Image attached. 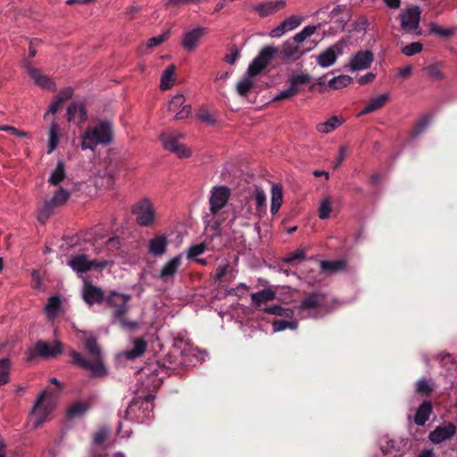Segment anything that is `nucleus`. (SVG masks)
Segmentation results:
<instances>
[{
    "label": "nucleus",
    "mask_w": 457,
    "mask_h": 457,
    "mask_svg": "<svg viewBox=\"0 0 457 457\" xmlns=\"http://www.w3.org/2000/svg\"><path fill=\"white\" fill-rule=\"evenodd\" d=\"M84 345L87 350L89 359L84 357L80 353L71 350L70 355L72 358L71 363L90 371L93 378H103L107 375V370L104 364L102 352L95 337H87Z\"/></svg>",
    "instance_id": "nucleus-1"
},
{
    "label": "nucleus",
    "mask_w": 457,
    "mask_h": 457,
    "mask_svg": "<svg viewBox=\"0 0 457 457\" xmlns=\"http://www.w3.org/2000/svg\"><path fill=\"white\" fill-rule=\"evenodd\" d=\"M131 300L130 295L120 294L112 291L105 298V303L112 309V322H118L120 326L127 330L134 331L138 328L139 324L137 321L129 320L126 314L129 311L128 303Z\"/></svg>",
    "instance_id": "nucleus-2"
},
{
    "label": "nucleus",
    "mask_w": 457,
    "mask_h": 457,
    "mask_svg": "<svg viewBox=\"0 0 457 457\" xmlns=\"http://www.w3.org/2000/svg\"><path fill=\"white\" fill-rule=\"evenodd\" d=\"M113 126L108 120H101L94 127L87 129L82 137L81 148L95 150L96 145H107L112 141Z\"/></svg>",
    "instance_id": "nucleus-3"
},
{
    "label": "nucleus",
    "mask_w": 457,
    "mask_h": 457,
    "mask_svg": "<svg viewBox=\"0 0 457 457\" xmlns=\"http://www.w3.org/2000/svg\"><path fill=\"white\" fill-rule=\"evenodd\" d=\"M58 394L57 389L47 388L38 395L31 411L36 417L35 428L41 426L46 421V417L54 410L55 399Z\"/></svg>",
    "instance_id": "nucleus-4"
},
{
    "label": "nucleus",
    "mask_w": 457,
    "mask_h": 457,
    "mask_svg": "<svg viewBox=\"0 0 457 457\" xmlns=\"http://www.w3.org/2000/svg\"><path fill=\"white\" fill-rule=\"evenodd\" d=\"M131 212L136 216V221L139 226L150 228L154 225L156 212L148 198H143L133 204Z\"/></svg>",
    "instance_id": "nucleus-5"
},
{
    "label": "nucleus",
    "mask_w": 457,
    "mask_h": 457,
    "mask_svg": "<svg viewBox=\"0 0 457 457\" xmlns=\"http://www.w3.org/2000/svg\"><path fill=\"white\" fill-rule=\"evenodd\" d=\"M62 352V344L60 341H54L53 344L43 340H38L34 348L29 349L26 354V361L31 362L36 357L44 359L55 358Z\"/></svg>",
    "instance_id": "nucleus-6"
},
{
    "label": "nucleus",
    "mask_w": 457,
    "mask_h": 457,
    "mask_svg": "<svg viewBox=\"0 0 457 457\" xmlns=\"http://www.w3.org/2000/svg\"><path fill=\"white\" fill-rule=\"evenodd\" d=\"M278 53V47L265 46L261 49L258 55L249 64L246 74L249 77L259 75Z\"/></svg>",
    "instance_id": "nucleus-7"
},
{
    "label": "nucleus",
    "mask_w": 457,
    "mask_h": 457,
    "mask_svg": "<svg viewBox=\"0 0 457 457\" xmlns=\"http://www.w3.org/2000/svg\"><path fill=\"white\" fill-rule=\"evenodd\" d=\"M301 44L302 42L295 40L294 36L282 44L281 47L278 48V55L287 63L293 62L300 59L308 51V49H302Z\"/></svg>",
    "instance_id": "nucleus-8"
},
{
    "label": "nucleus",
    "mask_w": 457,
    "mask_h": 457,
    "mask_svg": "<svg viewBox=\"0 0 457 457\" xmlns=\"http://www.w3.org/2000/svg\"><path fill=\"white\" fill-rule=\"evenodd\" d=\"M346 46L345 39L342 38L322 51L317 57V63L323 68L333 65L338 56L343 54L345 46Z\"/></svg>",
    "instance_id": "nucleus-9"
},
{
    "label": "nucleus",
    "mask_w": 457,
    "mask_h": 457,
    "mask_svg": "<svg viewBox=\"0 0 457 457\" xmlns=\"http://www.w3.org/2000/svg\"><path fill=\"white\" fill-rule=\"evenodd\" d=\"M178 137H184L183 134H179L178 137L171 134H162L161 135V140L162 142L163 147L174 153L179 158L189 157L191 155V151L187 149L184 145L179 144L178 142Z\"/></svg>",
    "instance_id": "nucleus-10"
},
{
    "label": "nucleus",
    "mask_w": 457,
    "mask_h": 457,
    "mask_svg": "<svg viewBox=\"0 0 457 457\" xmlns=\"http://www.w3.org/2000/svg\"><path fill=\"white\" fill-rule=\"evenodd\" d=\"M420 9L419 6H411L399 15L401 27L406 32L416 30L420 26Z\"/></svg>",
    "instance_id": "nucleus-11"
},
{
    "label": "nucleus",
    "mask_w": 457,
    "mask_h": 457,
    "mask_svg": "<svg viewBox=\"0 0 457 457\" xmlns=\"http://www.w3.org/2000/svg\"><path fill=\"white\" fill-rule=\"evenodd\" d=\"M230 196V190L226 187H214L209 199L210 212L216 214L225 206Z\"/></svg>",
    "instance_id": "nucleus-12"
},
{
    "label": "nucleus",
    "mask_w": 457,
    "mask_h": 457,
    "mask_svg": "<svg viewBox=\"0 0 457 457\" xmlns=\"http://www.w3.org/2000/svg\"><path fill=\"white\" fill-rule=\"evenodd\" d=\"M154 395L148 394L145 395L144 397H138L133 399L128 408L125 411L124 418L126 420H132L131 412L134 411L135 407H138L139 409H142L144 411V416L145 418L149 417L150 412L154 410Z\"/></svg>",
    "instance_id": "nucleus-13"
},
{
    "label": "nucleus",
    "mask_w": 457,
    "mask_h": 457,
    "mask_svg": "<svg viewBox=\"0 0 457 457\" xmlns=\"http://www.w3.org/2000/svg\"><path fill=\"white\" fill-rule=\"evenodd\" d=\"M68 265L78 273H85L93 268H104L106 262H97L96 261H89L85 254L73 256L69 262Z\"/></svg>",
    "instance_id": "nucleus-14"
},
{
    "label": "nucleus",
    "mask_w": 457,
    "mask_h": 457,
    "mask_svg": "<svg viewBox=\"0 0 457 457\" xmlns=\"http://www.w3.org/2000/svg\"><path fill=\"white\" fill-rule=\"evenodd\" d=\"M374 61V54L370 50H361L350 59L348 67L351 71L369 69Z\"/></svg>",
    "instance_id": "nucleus-15"
},
{
    "label": "nucleus",
    "mask_w": 457,
    "mask_h": 457,
    "mask_svg": "<svg viewBox=\"0 0 457 457\" xmlns=\"http://www.w3.org/2000/svg\"><path fill=\"white\" fill-rule=\"evenodd\" d=\"M181 264L182 257L180 255L170 259L163 264L156 278L162 282L172 281Z\"/></svg>",
    "instance_id": "nucleus-16"
},
{
    "label": "nucleus",
    "mask_w": 457,
    "mask_h": 457,
    "mask_svg": "<svg viewBox=\"0 0 457 457\" xmlns=\"http://www.w3.org/2000/svg\"><path fill=\"white\" fill-rule=\"evenodd\" d=\"M456 430V426L452 422H448L444 425L437 426L429 433L428 438L433 444H440L452 438L455 435Z\"/></svg>",
    "instance_id": "nucleus-17"
},
{
    "label": "nucleus",
    "mask_w": 457,
    "mask_h": 457,
    "mask_svg": "<svg viewBox=\"0 0 457 457\" xmlns=\"http://www.w3.org/2000/svg\"><path fill=\"white\" fill-rule=\"evenodd\" d=\"M206 32L207 29L204 27H197L186 32L181 41L182 46L187 51H193Z\"/></svg>",
    "instance_id": "nucleus-18"
},
{
    "label": "nucleus",
    "mask_w": 457,
    "mask_h": 457,
    "mask_svg": "<svg viewBox=\"0 0 457 457\" xmlns=\"http://www.w3.org/2000/svg\"><path fill=\"white\" fill-rule=\"evenodd\" d=\"M105 298L106 296L100 287L94 286L89 282H85L83 288V299L88 305L102 303L105 301Z\"/></svg>",
    "instance_id": "nucleus-19"
},
{
    "label": "nucleus",
    "mask_w": 457,
    "mask_h": 457,
    "mask_svg": "<svg viewBox=\"0 0 457 457\" xmlns=\"http://www.w3.org/2000/svg\"><path fill=\"white\" fill-rule=\"evenodd\" d=\"M168 245L166 235H156L148 241V253L154 257H161L167 253Z\"/></svg>",
    "instance_id": "nucleus-20"
},
{
    "label": "nucleus",
    "mask_w": 457,
    "mask_h": 457,
    "mask_svg": "<svg viewBox=\"0 0 457 457\" xmlns=\"http://www.w3.org/2000/svg\"><path fill=\"white\" fill-rule=\"evenodd\" d=\"M326 303V295L320 292L308 294L302 301L300 307L303 310L320 308Z\"/></svg>",
    "instance_id": "nucleus-21"
},
{
    "label": "nucleus",
    "mask_w": 457,
    "mask_h": 457,
    "mask_svg": "<svg viewBox=\"0 0 457 457\" xmlns=\"http://www.w3.org/2000/svg\"><path fill=\"white\" fill-rule=\"evenodd\" d=\"M302 22V19L298 16H290L284 20L280 25L276 27L270 31V36L272 37H279L283 34H285L287 31H290L295 28H297Z\"/></svg>",
    "instance_id": "nucleus-22"
},
{
    "label": "nucleus",
    "mask_w": 457,
    "mask_h": 457,
    "mask_svg": "<svg viewBox=\"0 0 457 457\" xmlns=\"http://www.w3.org/2000/svg\"><path fill=\"white\" fill-rule=\"evenodd\" d=\"M26 70L30 79H33L37 86L49 90H55L54 82L46 75L41 74L39 70L29 65L26 67Z\"/></svg>",
    "instance_id": "nucleus-23"
},
{
    "label": "nucleus",
    "mask_w": 457,
    "mask_h": 457,
    "mask_svg": "<svg viewBox=\"0 0 457 457\" xmlns=\"http://www.w3.org/2000/svg\"><path fill=\"white\" fill-rule=\"evenodd\" d=\"M433 411V405L430 401L425 400L418 407L414 415L413 421L417 426H424L429 420L430 415Z\"/></svg>",
    "instance_id": "nucleus-24"
},
{
    "label": "nucleus",
    "mask_w": 457,
    "mask_h": 457,
    "mask_svg": "<svg viewBox=\"0 0 457 457\" xmlns=\"http://www.w3.org/2000/svg\"><path fill=\"white\" fill-rule=\"evenodd\" d=\"M275 298L276 292L271 288H264L251 295L252 304L256 309H260L262 304L273 301Z\"/></svg>",
    "instance_id": "nucleus-25"
},
{
    "label": "nucleus",
    "mask_w": 457,
    "mask_h": 457,
    "mask_svg": "<svg viewBox=\"0 0 457 457\" xmlns=\"http://www.w3.org/2000/svg\"><path fill=\"white\" fill-rule=\"evenodd\" d=\"M285 6L286 2L284 0H278L276 2H265L259 4L253 7V10L258 12L260 17H266Z\"/></svg>",
    "instance_id": "nucleus-26"
},
{
    "label": "nucleus",
    "mask_w": 457,
    "mask_h": 457,
    "mask_svg": "<svg viewBox=\"0 0 457 457\" xmlns=\"http://www.w3.org/2000/svg\"><path fill=\"white\" fill-rule=\"evenodd\" d=\"M77 116L79 117L78 122L79 124L85 122L87 119L86 107L81 102H73L67 109V117L69 121L74 120Z\"/></svg>",
    "instance_id": "nucleus-27"
},
{
    "label": "nucleus",
    "mask_w": 457,
    "mask_h": 457,
    "mask_svg": "<svg viewBox=\"0 0 457 457\" xmlns=\"http://www.w3.org/2000/svg\"><path fill=\"white\" fill-rule=\"evenodd\" d=\"M388 94H382L375 98H372L367 106L359 112V116L366 115L381 109L388 101Z\"/></svg>",
    "instance_id": "nucleus-28"
},
{
    "label": "nucleus",
    "mask_w": 457,
    "mask_h": 457,
    "mask_svg": "<svg viewBox=\"0 0 457 457\" xmlns=\"http://www.w3.org/2000/svg\"><path fill=\"white\" fill-rule=\"evenodd\" d=\"M283 203V187L281 184H274L271 187L270 212L275 215Z\"/></svg>",
    "instance_id": "nucleus-29"
},
{
    "label": "nucleus",
    "mask_w": 457,
    "mask_h": 457,
    "mask_svg": "<svg viewBox=\"0 0 457 457\" xmlns=\"http://www.w3.org/2000/svg\"><path fill=\"white\" fill-rule=\"evenodd\" d=\"M320 267L323 272L335 273L345 269L347 262L345 260L320 261Z\"/></svg>",
    "instance_id": "nucleus-30"
},
{
    "label": "nucleus",
    "mask_w": 457,
    "mask_h": 457,
    "mask_svg": "<svg viewBox=\"0 0 457 457\" xmlns=\"http://www.w3.org/2000/svg\"><path fill=\"white\" fill-rule=\"evenodd\" d=\"M61 298L59 295H53L47 299L45 306V313L48 319H54L61 310Z\"/></svg>",
    "instance_id": "nucleus-31"
},
{
    "label": "nucleus",
    "mask_w": 457,
    "mask_h": 457,
    "mask_svg": "<svg viewBox=\"0 0 457 457\" xmlns=\"http://www.w3.org/2000/svg\"><path fill=\"white\" fill-rule=\"evenodd\" d=\"M146 346V342L142 337H137L133 341V347L125 355L129 360L138 358L145 352Z\"/></svg>",
    "instance_id": "nucleus-32"
},
{
    "label": "nucleus",
    "mask_w": 457,
    "mask_h": 457,
    "mask_svg": "<svg viewBox=\"0 0 457 457\" xmlns=\"http://www.w3.org/2000/svg\"><path fill=\"white\" fill-rule=\"evenodd\" d=\"M66 177V170L64 162L61 160L58 161L55 169L53 170L48 179L51 185L58 186Z\"/></svg>",
    "instance_id": "nucleus-33"
},
{
    "label": "nucleus",
    "mask_w": 457,
    "mask_h": 457,
    "mask_svg": "<svg viewBox=\"0 0 457 457\" xmlns=\"http://www.w3.org/2000/svg\"><path fill=\"white\" fill-rule=\"evenodd\" d=\"M233 270L231 269L229 263H226L223 265H219L216 269L215 280L222 282V281H232L235 276H232Z\"/></svg>",
    "instance_id": "nucleus-34"
},
{
    "label": "nucleus",
    "mask_w": 457,
    "mask_h": 457,
    "mask_svg": "<svg viewBox=\"0 0 457 457\" xmlns=\"http://www.w3.org/2000/svg\"><path fill=\"white\" fill-rule=\"evenodd\" d=\"M176 67L175 65L168 66L162 72L161 78L160 87L162 90H168L173 85V75L175 72Z\"/></svg>",
    "instance_id": "nucleus-35"
},
{
    "label": "nucleus",
    "mask_w": 457,
    "mask_h": 457,
    "mask_svg": "<svg viewBox=\"0 0 457 457\" xmlns=\"http://www.w3.org/2000/svg\"><path fill=\"white\" fill-rule=\"evenodd\" d=\"M57 206L52 202V200H46L42 207L38 211L37 220L41 223H45L49 217L54 213V208Z\"/></svg>",
    "instance_id": "nucleus-36"
},
{
    "label": "nucleus",
    "mask_w": 457,
    "mask_h": 457,
    "mask_svg": "<svg viewBox=\"0 0 457 457\" xmlns=\"http://www.w3.org/2000/svg\"><path fill=\"white\" fill-rule=\"evenodd\" d=\"M342 120L337 116H332L327 121L319 123L317 125V130L321 133H329L339 127Z\"/></svg>",
    "instance_id": "nucleus-37"
},
{
    "label": "nucleus",
    "mask_w": 457,
    "mask_h": 457,
    "mask_svg": "<svg viewBox=\"0 0 457 457\" xmlns=\"http://www.w3.org/2000/svg\"><path fill=\"white\" fill-rule=\"evenodd\" d=\"M59 127L56 122H52L49 129V138L47 144V154L53 153L59 142L58 137Z\"/></svg>",
    "instance_id": "nucleus-38"
},
{
    "label": "nucleus",
    "mask_w": 457,
    "mask_h": 457,
    "mask_svg": "<svg viewBox=\"0 0 457 457\" xmlns=\"http://www.w3.org/2000/svg\"><path fill=\"white\" fill-rule=\"evenodd\" d=\"M253 77H249L246 74V77H245L242 80H240L237 84V92L240 96L246 97L249 94V92L252 90V88L254 87V83L252 80Z\"/></svg>",
    "instance_id": "nucleus-39"
},
{
    "label": "nucleus",
    "mask_w": 457,
    "mask_h": 457,
    "mask_svg": "<svg viewBox=\"0 0 457 457\" xmlns=\"http://www.w3.org/2000/svg\"><path fill=\"white\" fill-rule=\"evenodd\" d=\"M252 199L254 201L256 212L261 215L266 210V195L263 190L256 188Z\"/></svg>",
    "instance_id": "nucleus-40"
},
{
    "label": "nucleus",
    "mask_w": 457,
    "mask_h": 457,
    "mask_svg": "<svg viewBox=\"0 0 457 457\" xmlns=\"http://www.w3.org/2000/svg\"><path fill=\"white\" fill-rule=\"evenodd\" d=\"M353 82V78L348 75H339L331 79L328 85L332 89L343 88Z\"/></svg>",
    "instance_id": "nucleus-41"
},
{
    "label": "nucleus",
    "mask_w": 457,
    "mask_h": 457,
    "mask_svg": "<svg viewBox=\"0 0 457 457\" xmlns=\"http://www.w3.org/2000/svg\"><path fill=\"white\" fill-rule=\"evenodd\" d=\"M265 313L277 315L285 318H290L293 315V311L289 308H284L281 305L274 304L266 307L262 310Z\"/></svg>",
    "instance_id": "nucleus-42"
},
{
    "label": "nucleus",
    "mask_w": 457,
    "mask_h": 457,
    "mask_svg": "<svg viewBox=\"0 0 457 457\" xmlns=\"http://www.w3.org/2000/svg\"><path fill=\"white\" fill-rule=\"evenodd\" d=\"M429 121H430V117L429 115H424L422 116L417 122L416 124L414 125L411 132V136L412 137H416L417 136H419L420 133H422L426 128L428 126L429 124Z\"/></svg>",
    "instance_id": "nucleus-43"
},
{
    "label": "nucleus",
    "mask_w": 457,
    "mask_h": 457,
    "mask_svg": "<svg viewBox=\"0 0 457 457\" xmlns=\"http://www.w3.org/2000/svg\"><path fill=\"white\" fill-rule=\"evenodd\" d=\"M71 193L62 188L60 187L54 195V196L51 198L52 202L55 204V205L61 206L63 205L70 198Z\"/></svg>",
    "instance_id": "nucleus-44"
},
{
    "label": "nucleus",
    "mask_w": 457,
    "mask_h": 457,
    "mask_svg": "<svg viewBox=\"0 0 457 457\" xmlns=\"http://www.w3.org/2000/svg\"><path fill=\"white\" fill-rule=\"evenodd\" d=\"M434 391V387L428 383V381L422 378L416 382V392L421 395L428 396Z\"/></svg>",
    "instance_id": "nucleus-45"
},
{
    "label": "nucleus",
    "mask_w": 457,
    "mask_h": 457,
    "mask_svg": "<svg viewBox=\"0 0 457 457\" xmlns=\"http://www.w3.org/2000/svg\"><path fill=\"white\" fill-rule=\"evenodd\" d=\"M88 410V405L87 403H82L80 402H77L74 404H72L68 409V416L71 419H73L75 417L80 416L84 413H86Z\"/></svg>",
    "instance_id": "nucleus-46"
},
{
    "label": "nucleus",
    "mask_w": 457,
    "mask_h": 457,
    "mask_svg": "<svg viewBox=\"0 0 457 457\" xmlns=\"http://www.w3.org/2000/svg\"><path fill=\"white\" fill-rule=\"evenodd\" d=\"M311 79V76L307 73L296 74L289 79V84L295 88H299L300 86L309 83Z\"/></svg>",
    "instance_id": "nucleus-47"
},
{
    "label": "nucleus",
    "mask_w": 457,
    "mask_h": 457,
    "mask_svg": "<svg viewBox=\"0 0 457 457\" xmlns=\"http://www.w3.org/2000/svg\"><path fill=\"white\" fill-rule=\"evenodd\" d=\"M427 75L435 80H442L445 79V74L441 71L439 64H430L428 65L425 69Z\"/></svg>",
    "instance_id": "nucleus-48"
},
{
    "label": "nucleus",
    "mask_w": 457,
    "mask_h": 457,
    "mask_svg": "<svg viewBox=\"0 0 457 457\" xmlns=\"http://www.w3.org/2000/svg\"><path fill=\"white\" fill-rule=\"evenodd\" d=\"M11 361L9 359L0 360V382L8 383Z\"/></svg>",
    "instance_id": "nucleus-49"
},
{
    "label": "nucleus",
    "mask_w": 457,
    "mask_h": 457,
    "mask_svg": "<svg viewBox=\"0 0 457 457\" xmlns=\"http://www.w3.org/2000/svg\"><path fill=\"white\" fill-rule=\"evenodd\" d=\"M300 91V88H295L289 85L288 88L279 92L273 97V101H281L285 99H289L295 96H296Z\"/></svg>",
    "instance_id": "nucleus-50"
},
{
    "label": "nucleus",
    "mask_w": 457,
    "mask_h": 457,
    "mask_svg": "<svg viewBox=\"0 0 457 457\" xmlns=\"http://www.w3.org/2000/svg\"><path fill=\"white\" fill-rule=\"evenodd\" d=\"M185 97L183 95H176L168 104V111L170 112H177L180 107L184 105Z\"/></svg>",
    "instance_id": "nucleus-51"
},
{
    "label": "nucleus",
    "mask_w": 457,
    "mask_h": 457,
    "mask_svg": "<svg viewBox=\"0 0 457 457\" xmlns=\"http://www.w3.org/2000/svg\"><path fill=\"white\" fill-rule=\"evenodd\" d=\"M423 45L420 42H413L408 44L402 49V53L406 56H412L416 54H419L422 51Z\"/></svg>",
    "instance_id": "nucleus-52"
},
{
    "label": "nucleus",
    "mask_w": 457,
    "mask_h": 457,
    "mask_svg": "<svg viewBox=\"0 0 457 457\" xmlns=\"http://www.w3.org/2000/svg\"><path fill=\"white\" fill-rule=\"evenodd\" d=\"M316 29V26L308 25L304 27L300 32L295 35V39L303 43L307 37L314 34Z\"/></svg>",
    "instance_id": "nucleus-53"
},
{
    "label": "nucleus",
    "mask_w": 457,
    "mask_h": 457,
    "mask_svg": "<svg viewBox=\"0 0 457 457\" xmlns=\"http://www.w3.org/2000/svg\"><path fill=\"white\" fill-rule=\"evenodd\" d=\"M330 212H331L330 201L328 198H326L321 202L320 206L319 208V217L321 220H327L329 218Z\"/></svg>",
    "instance_id": "nucleus-54"
},
{
    "label": "nucleus",
    "mask_w": 457,
    "mask_h": 457,
    "mask_svg": "<svg viewBox=\"0 0 457 457\" xmlns=\"http://www.w3.org/2000/svg\"><path fill=\"white\" fill-rule=\"evenodd\" d=\"M305 251L303 249H299L296 252L290 253L287 256L283 258V262L291 263L294 261H301L305 259Z\"/></svg>",
    "instance_id": "nucleus-55"
},
{
    "label": "nucleus",
    "mask_w": 457,
    "mask_h": 457,
    "mask_svg": "<svg viewBox=\"0 0 457 457\" xmlns=\"http://www.w3.org/2000/svg\"><path fill=\"white\" fill-rule=\"evenodd\" d=\"M205 250V245L204 243L191 245L187 250V257L194 259L198 255H201Z\"/></svg>",
    "instance_id": "nucleus-56"
},
{
    "label": "nucleus",
    "mask_w": 457,
    "mask_h": 457,
    "mask_svg": "<svg viewBox=\"0 0 457 457\" xmlns=\"http://www.w3.org/2000/svg\"><path fill=\"white\" fill-rule=\"evenodd\" d=\"M169 37H170V31L168 30L165 33H163V34H162V35H160L158 37H151L147 41V46L148 47H154V46H160L165 40H167Z\"/></svg>",
    "instance_id": "nucleus-57"
},
{
    "label": "nucleus",
    "mask_w": 457,
    "mask_h": 457,
    "mask_svg": "<svg viewBox=\"0 0 457 457\" xmlns=\"http://www.w3.org/2000/svg\"><path fill=\"white\" fill-rule=\"evenodd\" d=\"M229 51L230 54H227L223 60L229 64H235L240 55V51L235 45L230 47Z\"/></svg>",
    "instance_id": "nucleus-58"
},
{
    "label": "nucleus",
    "mask_w": 457,
    "mask_h": 457,
    "mask_svg": "<svg viewBox=\"0 0 457 457\" xmlns=\"http://www.w3.org/2000/svg\"><path fill=\"white\" fill-rule=\"evenodd\" d=\"M109 436V429L103 428L99 429L95 435H94V444L96 445H102L108 437Z\"/></svg>",
    "instance_id": "nucleus-59"
},
{
    "label": "nucleus",
    "mask_w": 457,
    "mask_h": 457,
    "mask_svg": "<svg viewBox=\"0 0 457 457\" xmlns=\"http://www.w3.org/2000/svg\"><path fill=\"white\" fill-rule=\"evenodd\" d=\"M191 112H192L191 105L184 104L181 107V109L176 112V114L174 116V120H179L187 119L190 116Z\"/></svg>",
    "instance_id": "nucleus-60"
},
{
    "label": "nucleus",
    "mask_w": 457,
    "mask_h": 457,
    "mask_svg": "<svg viewBox=\"0 0 457 457\" xmlns=\"http://www.w3.org/2000/svg\"><path fill=\"white\" fill-rule=\"evenodd\" d=\"M431 31L435 33L436 35L444 37H449L453 34V31L449 29H445L440 26H437L436 24H433L431 26Z\"/></svg>",
    "instance_id": "nucleus-61"
},
{
    "label": "nucleus",
    "mask_w": 457,
    "mask_h": 457,
    "mask_svg": "<svg viewBox=\"0 0 457 457\" xmlns=\"http://www.w3.org/2000/svg\"><path fill=\"white\" fill-rule=\"evenodd\" d=\"M72 95L73 89L71 87H66L65 89L59 92V94L56 96V99L63 104L64 102L71 98Z\"/></svg>",
    "instance_id": "nucleus-62"
},
{
    "label": "nucleus",
    "mask_w": 457,
    "mask_h": 457,
    "mask_svg": "<svg viewBox=\"0 0 457 457\" xmlns=\"http://www.w3.org/2000/svg\"><path fill=\"white\" fill-rule=\"evenodd\" d=\"M347 151H348V147L346 145H341L339 147L338 157H337V162L334 166L335 169H337L342 164V162H344V160L345 158Z\"/></svg>",
    "instance_id": "nucleus-63"
},
{
    "label": "nucleus",
    "mask_w": 457,
    "mask_h": 457,
    "mask_svg": "<svg viewBox=\"0 0 457 457\" xmlns=\"http://www.w3.org/2000/svg\"><path fill=\"white\" fill-rule=\"evenodd\" d=\"M288 325V321L285 320H275L272 322L273 330L276 332L287 329Z\"/></svg>",
    "instance_id": "nucleus-64"
}]
</instances>
